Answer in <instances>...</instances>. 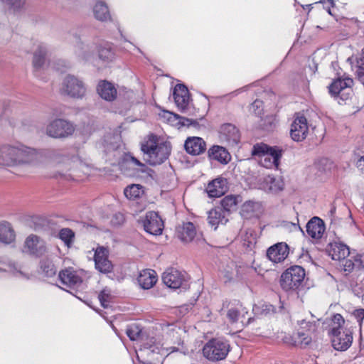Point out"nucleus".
<instances>
[{"label": "nucleus", "mask_w": 364, "mask_h": 364, "mask_svg": "<svg viewBox=\"0 0 364 364\" xmlns=\"http://www.w3.org/2000/svg\"><path fill=\"white\" fill-rule=\"evenodd\" d=\"M38 151L24 144H4L0 146V166L17 167L35 163Z\"/></svg>", "instance_id": "obj_1"}, {"label": "nucleus", "mask_w": 364, "mask_h": 364, "mask_svg": "<svg viewBox=\"0 0 364 364\" xmlns=\"http://www.w3.org/2000/svg\"><path fill=\"white\" fill-rule=\"evenodd\" d=\"M143 160L151 166H156L166 161L172 150L171 144L161 139L154 134H149L140 142Z\"/></svg>", "instance_id": "obj_2"}, {"label": "nucleus", "mask_w": 364, "mask_h": 364, "mask_svg": "<svg viewBox=\"0 0 364 364\" xmlns=\"http://www.w3.org/2000/svg\"><path fill=\"white\" fill-rule=\"evenodd\" d=\"M345 320L340 314H334L331 318L328 334L332 346L336 350L345 351L353 343V333L344 327Z\"/></svg>", "instance_id": "obj_3"}, {"label": "nucleus", "mask_w": 364, "mask_h": 364, "mask_svg": "<svg viewBox=\"0 0 364 364\" xmlns=\"http://www.w3.org/2000/svg\"><path fill=\"white\" fill-rule=\"evenodd\" d=\"M138 344H140L141 360L138 355V362L141 364H162L163 354L159 348L154 344L153 338H150L142 330L138 331Z\"/></svg>", "instance_id": "obj_4"}, {"label": "nucleus", "mask_w": 364, "mask_h": 364, "mask_svg": "<svg viewBox=\"0 0 364 364\" xmlns=\"http://www.w3.org/2000/svg\"><path fill=\"white\" fill-rule=\"evenodd\" d=\"M252 154L257 159L262 166L277 169L282 156V150L277 146H269L260 143L253 146Z\"/></svg>", "instance_id": "obj_5"}, {"label": "nucleus", "mask_w": 364, "mask_h": 364, "mask_svg": "<svg viewBox=\"0 0 364 364\" xmlns=\"http://www.w3.org/2000/svg\"><path fill=\"white\" fill-rule=\"evenodd\" d=\"M299 328L292 336L291 344L301 348L306 347L312 341L311 334L314 333L319 324V319L316 321H306L303 319L298 321Z\"/></svg>", "instance_id": "obj_6"}, {"label": "nucleus", "mask_w": 364, "mask_h": 364, "mask_svg": "<svg viewBox=\"0 0 364 364\" xmlns=\"http://www.w3.org/2000/svg\"><path fill=\"white\" fill-rule=\"evenodd\" d=\"M305 277L304 269L300 266H293L282 273L280 286L285 291L295 290L299 287Z\"/></svg>", "instance_id": "obj_7"}, {"label": "nucleus", "mask_w": 364, "mask_h": 364, "mask_svg": "<svg viewBox=\"0 0 364 364\" xmlns=\"http://www.w3.org/2000/svg\"><path fill=\"white\" fill-rule=\"evenodd\" d=\"M85 83L74 75H67L63 80L60 92L72 98L82 99L86 94Z\"/></svg>", "instance_id": "obj_8"}, {"label": "nucleus", "mask_w": 364, "mask_h": 364, "mask_svg": "<svg viewBox=\"0 0 364 364\" xmlns=\"http://www.w3.org/2000/svg\"><path fill=\"white\" fill-rule=\"evenodd\" d=\"M229 351V344L225 341L217 338L209 341L203 348V355L212 361L225 359Z\"/></svg>", "instance_id": "obj_9"}, {"label": "nucleus", "mask_w": 364, "mask_h": 364, "mask_svg": "<svg viewBox=\"0 0 364 364\" xmlns=\"http://www.w3.org/2000/svg\"><path fill=\"white\" fill-rule=\"evenodd\" d=\"M75 127L69 121L57 119L51 122L46 128V133L53 138H65L73 134Z\"/></svg>", "instance_id": "obj_10"}, {"label": "nucleus", "mask_w": 364, "mask_h": 364, "mask_svg": "<svg viewBox=\"0 0 364 364\" xmlns=\"http://www.w3.org/2000/svg\"><path fill=\"white\" fill-rule=\"evenodd\" d=\"M144 230L149 234L160 235L164 230V222L159 214L154 211L147 212L141 218Z\"/></svg>", "instance_id": "obj_11"}, {"label": "nucleus", "mask_w": 364, "mask_h": 364, "mask_svg": "<svg viewBox=\"0 0 364 364\" xmlns=\"http://www.w3.org/2000/svg\"><path fill=\"white\" fill-rule=\"evenodd\" d=\"M353 80L350 77L338 78L329 86V92L332 95L338 96L341 100H346L352 94Z\"/></svg>", "instance_id": "obj_12"}, {"label": "nucleus", "mask_w": 364, "mask_h": 364, "mask_svg": "<svg viewBox=\"0 0 364 364\" xmlns=\"http://www.w3.org/2000/svg\"><path fill=\"white\" fill-rule=\"evenodd\" d=\"M309 133V126L306 118L296 114L290 130L291 139L295 141H301L305 139Z\"/></svg>", "instance_id": "obj_13"}, {"label": "nucleus", "mask_w": 364, "mask_h": 364, "mask_svg": "<svg viewBox=\"0 0 364 364\" xmlns=\"http://www.w3.org/2000/svg\"><path fill=\"white\" fill-rule=\"evenodd\" d=\"M23 251L41 257L46 252V242L36 235H30L26 239Z\"/></svg>", "instance_id": "obj_14"}, {"label": "nucleus", "mask_w": 364, "mask_h": 364, "mask_svg": "<svg viewBox=\"0 0 364 364\" xmlns=\"http://www.w3.org/2000/svg\"><path fill=\"white\" fill-rule=\"evenodd\" d=\"M220 139L228 146H234L240 141V132L237 127L232 124H225L220 129Z\"/></svg>", "instance_id": "obj_15"}, {"label": "nucleus", "mask_w": 364, "mask_h": 364, "mask_svg": "<svg viewBox=\"0 0 364 364\" xmlns=\"http://www.w3.org/2000/svg\"><path fill=\"white\" fill-rule=\"evenodd\" d=\"M58 277L61 283L69 287H77L83 282L82 273L68 268L59 272Z\"/></svg>", "instance_id": "obj_16"}, {"label": "nucleus", "mask_w": 364, "mask_h": 364, "mask_svg": "<svg viewBox=\"0 0 364 364\" xmlns=\"http://www.w3.org/2000/svg\"><path fill=\"white\" fill-rule=\"evenodd\" d=\"M95 264L96 269L102 273L111 272L113 266L108 259V251L103 247H99L95 252Z\"/></svg>", "instance_id": "obj_17"}, {"label": "nucleus", "mask_w": 364, "mask_h": 364, "mask_svg": "<svg viewBox=\"0 0 364 364\" xmlns=\"http://www.w3.org/2000/svg\"><path fill=\"white\" fill-rule=\"evenodd\" d=\"M163 282L169 288L178 289L184 282V275L174 268L167 269L162 275Z\"/></svg>", "instance_id": "obj_18"}, {"label": "nucleus", "mask_w": 364, "mask_h": 364, "mask_svg": "<svg viewBox=\"0 0 364 364\" xmlns=\"http://www.w3.org/2000/svg\"><path fill=\"white\" fill-rule=\"evenodd\" d=\"M177 237L184 243L192 242L195 237L198 239L196 227L191 222L183 223L182 225L176 228Z\"/></svg>", "instance_id": "obj_19"}, {"label": "nucleus", "mask_w": 364, "mask_h": 364, "mask_svg": "<svg viewBox=\"0 0 364 364\" xmlns=\"http://www.w3.org/2000/svg\"><path fill=\"white\" fill-rule=\"evenodd\" d=\"M288 255L289 247L284 242H279L271 246L267 252V257L274 263L284 261Z\"/></svg>", "instance_id": "obj_20"}, {"label": "nucleus", "mask_w": 364, "mask_h": 364, "mask_svg": "<svg viewBox=\"0 0 364 364\" xmlns=\"http://www.w3.org/2000/svg\"><path fill=\"white\" fill-rule=\"evenodd\" d=\"M227 180L222 177H218L208 184L206 191L211 198H219L224 195L228 191Z\"/></svg>", "instance_id": "obj_21"}, {"label": "nucleus", "mask_w": 364, "mask_h": 364, "mask_svg": "<svg viewBox=\"0 0 364 364\" xmlns=\"http://www.w3.org/2000/svg\"><path fill=\"white\" fill-rule=\"evenodd\" d=\"M175 103L181 111H184L189 102V93L187 87L181 84L176 85L173 90Z\"/></svg>", "instance_id": "obj_22"}, {"label": "nucleus", "mask_w": 364, "mask_h": 364, "mask_svg": "<svg viewBox=\"0 0 364 364\" xmlns=\"http://www.w3.org/2000/svg\"><path fill=\"white\" fill-rule=\"evenodd\" d=\"M186 151L192 155H199L206 150L205 141L198 136L188 137L185 141Z\"/></svg>", "instance_id": "obj_23"}, {"label": "nucleus", "mask_w": 364, "mask_h": 364, "mask_svg": "<svg viewBox=\"0 0 364 364\" xmlns=\"http://www.w3.org/2000/svg\"><path fill=\"white\" fill-rule=\"evenodd\" d=\"M324 230V223L323 220L318 217L312 218L306 225V231L308 235L314 239L321 238Z\"/></svg>", "instance_id": "obj_24"}, {"label": "nucleus", "mask_w": 364, "mask_h": 364, "mask_svg": "<svg viewBox=\"0 0 364 364\" xmlns=\"http://www.w3.org/2000/svg\"><path fill=\"white\" fill-rule=\"evenodd\" d=\"M97 90L100 96L106 101H113L116 99L117 92L114 85L107 81L101 80L99 82Z\"/></svg>", "instance_id": "obj_25"}, {"label": "nucleus", "mask_w": 364, "mask_h": 364, "mask_svg": "<svg viewBox=\"0 0 364 364\" xmlns=\"http://www.w3.org/2000/svg\"><path fill=\"white\" fill-rule=\"evenodd\" d=\"M225 211L219 207L208 212V221L209 225L216 230L219 225L225 224L228 219Z\"/></svg>", "instance_id": "obj_26"}, {"label": "nucleus", "mask_w": 364, "mask_h": 364, "mask_svg": "<svg viewBox=\"0 0 364 364\" xmlns=\"http://www.w3.org/2000/svg\"><path fill=\"white\" fill-rule=\"evenodd\" d=\"M283 185V182L280 178L267 176L260 183V188L266 192L275 193L282 190Z\"/></svg>", "instance_id": "obj_27"}, {"label": "nucleus", "mask_w": 364, "mask_h": 364, "mask_svg": "<svg viewBox=\"0 0 364 364\" xmlns=\"http://www.w3.org/2000/svg\"><path fill=\"white\" fill-rule=\"evenodd\" d=\"M157 277L155 271L145 269L138 275V284L144 289H151L156 282Z\"/></svg>", "instance_id": "obj_28"}, {"label": "nucleus", "mask_w": 364, "mask_h": 364, "mask_svg": "<svg viewBox=\"0 0 364 364\" xmlns=\"http://www.w3.org/2000/svg\"><path fill=\"white\" fill-rule=\"evenodd\" d=\"M328 252L333 260L344 259L350 253L346 245L338 242L331 243Z\"/></svg>", "instance_id": "obj_29"}, {"label": "nucleus", "mask_w": 364, "mask_h": 364, "mask_svg": "<svg viewBox=\"0 0 364 364\" xmlns=\"http://www.w3.org/2000/svg\"><path fill=\"white\" fill-rule=\"evenodd\" d=\"M93 14L95 18L100 21H112L109 9L107 4L99 1L93 6Z\"/></svg>", "instance_id": "obj_30"}, {"label": "nucleus", "mask_w": 364, "mask_h": 364, "mask_svg": "<svg viewBox=\"0 0 364 364\" xmlns=\"http://www.w3.org/2000/svg\"><path fill=\"white\" fill-rule=\"evenodd\" d=\"M47 52L48 50L45 45L40 44L38 46L33 58V66L36 72L43 68Z\"/></svg>", "instance_id": "obj_31"}, {"label": "nucleus", "mask_w": 364, "mask_h": 364, "mask_svg": "<svg viewBox=\"0 0 364 364\" xmlns=\"http://www.w3.org/2000/svg\"><path fill=\"white\" fill-rule=\"evenodd\" d=\"M16 235L11 225L8 222L0 223V242L11 244L15 240Z\"/></svg>", "instance_id": "obj_32"}, {"label": "nucleus", "mask_w": 364, "mask_h": 364, "mask_svg": "<svg viewBox=\"0 0 364 364\" xmlns=\"http://www.w3.org/2000/svg\"><path fill=\"white\" fill-rule=\"evenodd\" d=\"M136 165V159L129 154H125L122 161L119 163L122 172L127 176H132L134 173V167Z\"/></svg>", "instance_id": "obj_33"}, {"label": "nucleus", "mask_w": 364, "mask_h": 364, "mask_svg": "<svg viewBox=\"0 0 364 364\" xmlns=\"http://www.w3.org/2000/svg\"><path fill=\"white\" fill-rule=\"evenodd\" d=\"M209 156L222 164H228L230 159L228 151L220 146H213L208 151Z\"/></svg>", "instance_id": "obj_34"}, {"label": "nucleus", "mask_w": 364, "mask_h": 364, "mask_svg": "<svg viewBox=\"0 0 364 364\" xmlns=\"http://www.w3.org/2000/svg\"><path fill=\"white\" fill-rule=\"evenodd\" d=\"M259 208L260 205L258 203L251 200L246 201L242 205L240 214L244 218L249 219L257 215Z\"/></svg>", "instance_id": "obj_35"}, {"label": "nucleus", "mask_w": 364, "mask_h": 364, "mask_svg": "<svg viewBox=\"0 0 364 364\" xmlns=\"http://www.w3.org/2000/svg\"><path fill=\"white\" fill-rule=\"evenodd\" d=\"M247 313V311L242 305H237V306L230 308L228 311L227 318L230 323L236 324L240 321L244 314Z\"/></svg>", "instance_id": "obj_36"}, {"label": "nucleus", "mask_w": 364, "mask_h": 364, "mask_svg": "<svg viewBox=\"0 0 364 364\" xmlns=\"http://www.w3.org/2000/svg\"><path fill=\"white\" fill-rule=\"evenodd\" d=\"M221 207L227 215L231 210H233L236 208L237 204V198L235 196H227L221 200Z\"/></svg>", "instance_id": "obj_37"}, {"label": "nucleus", "mask_w": 364, "mask_h": 364, "mask_svg": "<svg viewBox=\"0 0 364 364\" xmlns=\"http://www.w3.org/2000/svg\"><path fill=\"white\" fill-rule=\"evenodd\" d=\"M138 177L144 178L146 181H151L154 179V171L146 166L138 160Z\"/></svg>", "instance_id": "obj_38"}, {"label": "nucleus", "mask_w": 364, "mask_h": 364, "mask_svg": "<svg viewBox=\"0 0 364 364\" xmlns=\"http://www.w3.org/2000/svg\"><path fill=\"white\" fill-rule=\"evenodd\" d=\"M99 57L103 60L109 61L114 57V53L110 44L105 43L99 48Z\"/></svg>", "instance_id": "obj_39"}, {"label": "nucleus", "mask_w": 364, "mask_h": 364, "mask_svg": "<svg viewBox=\"0 0 364 364\" xmlns=\"http://www.w3.org/2000/svg\"><path fill=\"white\" fill-rule=\"evenodd\" d=\"M59 237L69 247L74 241L75 233L70 228H63L59 232Z\"/></svg>", "instance_id": "obj_40"}, {"label": "nucleus", "mask_w": 364, "mask_h": 364, "mask_svg": "<svg viewBox=\"0 0 364 364\" xmlns=\"http://www.w3.org/2000/svg\"><path fill=\"white\" fill-rule=\"evenodd\" d=\"M76 54L82 59L87 60L88 58L92 54V50L90 48L89 45L83 43H79L77 45Z\"/></svg>", "instance_id": "obj_41"}, {"label": "nucleus", "mask_w": 364, "mask_h": 364, "mask_svg": "<svg viewBox=\"0 0 364 364\" xmlns=\"http://www.w3.org/2000/svg\"><path fill=\"white\" fill-rule=\"evenodd\" d=\"M0 272H8L12 274L19 273L14 264L0 258Z\"/></svg>", "instance_id": "obj_42"}, {"label": "nucleus", "mask_w": 364, "mask_h": 364, "mask_svg": "<svg viewBox=\"0 0 364 364\" xmlns=\"http://www.w3.org/2000/svg\"><path fill=\"white\" fill-rule=\"evenodd\" d=\"M99 300L102 306L105 308L108 306L109 302L112 299V295L110 291L107 289H104L98 296Z\"/></svg>", "instance_id": "obj_43"}, {"label": "nucleus", "mask_w": 364, "mask_h": 364, "mask_svg": "<svg viewBox=\"0 0 364 364\" xmlns=\"http://www.w3.org/2000/svg\"><path fill=\"white\" fill-rule=\"evenodd\" d=\"M263 102L261 100H256L250 105V111L255 116L261 117L263 113Z\"/></svg>", "instance_id": "obj_44"}, {"label": "nucleus", "mask_w": 364, "mask_h": 364, "mask_svg": "<svg viewBox=\"0 0 364 364\" xmlns=\"http://www.w3.org/2000/svg\"><path fill=\"white\" fill-rule=\"evenodd\" d=\"M124 194L129 200H135L136 198V184H131L124 188Z\"/></svg>", "instance_id": "obj_45"}, {"label": "nucleus", "mask_w": 364, "mask_h": 364, "mask_svg": "<svg viewBox=\"0 0 364 364\" xmlns=\"http://www.w3.org/2000/svg\"><path fill=\"white\" fill-rule=\"evenodd\" d=\"M41 268L47 277H52L55 274L56 269L51 262L42 263Z\"/></svg>", "instance_id": "obj_46"}, {"label": "nucleus", "mask_w": 364, "mask_h": 364, "mask_svg": "<svg viewBox=\"0 0 364 364\" xmlns=\"http://www.w3.org/2000/svg\"><path fill=\"white\" fill-rule=\"evenodd\" d=\"M343 266V270L346 272H351L355 268H358L357 262H355V257L354 258V260H352L350 259L344 260Z\"/></svg>", "instance_id": "obj_47"}, {"label": "nucleus", "mask_w": 364, "mask_h": 364, "mask_svg": "<svg viewBox=\"0 0 364 364\" xmlns=\"http://www.w3.org/2000/svg\"><path fill=\"white\" fill-rule=\"evenodd\" d=\"M9 5L14 11L22 8L25 4V0H1Z\"/></svg>", "instance_id": "obj_48"}, {"label": "nucleus", "mask_w": 364, "mask_h": 364, "mask_svg": "<svg viewBox=\"0 0 364 364\" xmlns=\"http://www.w3.org/2000/svg\"><path fill=\"white\" fill-rule=\"evenodd\" d=\"M124 215L121 213H117L112 216L111 223L114 226H117L122 225L124 223Z\"/></svg>", "instance_id": "obj_49"}, {"label": "nucleus", "mask_w": 364, "mask_h": 364, "mask_svg": "<svg viewBox=\"0 0 364 364\" xmlns=\"http://www.w3.org/2000/svg\"><path fill=\"white\" fill-rule=\"evenodd\" d=\"M353 316L357 319L359 323H361L364 318V309H355L353 312Z\"/></svg>", "instance_id": "obj_50"}, {"label": "nucleus", "mask_w": 364, "mask_h": 364, "mask_svg": "<svg viewBox=\"0 0 364 364\" xmlns=\"http://www.w3.org/2000/svg\"><path fill=\"white\" fill-rule=\"evenodd\" d=\"M175 117H177L178 118L180 119V122L181 123V124L183 126H187V127H189L193 124H196V122L193 120V119H188V118H186V117H178V115L175 114Z\"/></svg>", "instance_id": "obj_51"}, {"label": "nucleus", "mask_w": 364, "mask_h": 364, "mask_svg": "<svg viewBox=\"0 0 364 364\" xmlns=\"http://www.w3.org/2000/svg\"><path fill=\"white\" fill-rule=\"evenodd\" d=\"M357 66L359 69V73L364 75V53L357 60Z\"/></svg>", "instance_id": "obj_52"}, {"label": "nucleus", "mask_w": 364, "mask_h": 364, "mask_svg": "<svg viewBox=\"0 0 364 364\" xmlns=\"http://www.w3.org/2000/svg\"><path fill=\"white\" fill-rule=\"evenodd\" d=\"M126 333L131 341L136 340V332L132 328L128 327L126 330Z\"/></svg>", "instance_id": "obj_53"}, {"label": "nucleus", "mask_w": 364, "mask_h": 364, "mask_svg": "<svg viewBox=\"0 0 364 364\" xmlns=\"http://www.w3.org/2000/svg\"><path fill=\"white\" fill-rule=\"evenodd\" d=\"M358 269L364 268V253L355 257Z\"/></svg>", "instance_id": "obj_54"}, {"label": "nucleus", "mask_w": 364, "mask_h": 364, "mask_svg": "<svg viewBox=\"0 0 364 364\" xmlns=\"http://www.w3.org/2000/svg\"><path fill=\"white\" fill-rule=\"evenodd\" d=\"M323 4H324V8L327 10L328 14H331V7L334 6V2L333 0H321V1Z\"/></svg>", "instance_id": "obj_55"}, {"label": "nucleus", "mask_w": 364, "mask_h": 364, "mask_svg": "<svg viewBox=\"0 0 364 364\" xmlns=\"http://www.w3.org/2000/svg\"><path fill=\"white\" fill-rule=\"evenodd\" d=\"M141 92L142 96L141 97V100L140 101L138 100V104L139 103L146 104L147 102V94L146 93V90H145L144 86H141Z\"/></svg>", "instance_id": "obj_56"}, {"label": "nucleus", "mask_w": 364, "mask_h": 364, "mask_svg": "<svg viewBox=\"0 0 364 364\" xmlns=\"http://www.w3.org/2000/svg\"><path fill=\"white\" fill-rule=\"evenodd\" d=\"M358 166L364 171V156H362L357 162Z\"/></svg>", "instance_id": "obj_57"}, {"label": "nucleus", "mask_w": 364, "mask_h": 364, "mask_svg": "<svg viewBox=\"0 0 364 364\" xmlns=\"http://www.w3.org/2000/svg\"><path fill=\"white\" fill-rule=\"evenodd\" d=\"M125 44L124 48L127 49H131L134 47V46L130 42H125Z\"/></svg>", "instance_id": "obj_58"}, {"label": "nucleus", "mask_w": 364, "mask_h": 364, "mask_svg": "<svg viewBox=\"0 0 364 364\" xmlns=\"http://www.w3.org/2000/svg\"><path fill=\"white\" fill-rule=\"evenodd\" d=\"M137 188H138V197H139V194H140V190L142 189V186L141 185L138 184Z\"/></svg>", "instance_id": "obj_59"}, {"label": "nucleus", "mask_w": 364, "mask_h": 364, "mask_svg": "<svg viewBox=\"0 0 364 364\" xmlns=\"http://www.w3.org/2000/svg\"><path fill=\"white\" fill-rule=\"evenodd\" d=\"M171 352H173V351H176V348L175 347H173L171 348Z\"/></svg>", "instance_id": "obj_60"}, {"label": "nucleus", "mask_w": 364, "mask_h": 364, "mask_svg": "<svg viewBox=\"0 0 364 364\" xmlns=\"http://www.w3.org/2000/svg\"><path fill=\"white\" fill-rule=\"evenodd\" d=\"M130 94L132 95V96H133V95H134V92H133L132 91V92H130Z\"/></svg>", "instance_id": "obj_61"}, {"label": "nucleus", "mask_w": 364, "mask_h": 364, "mask_svg": "<svg viewBox=\"0 0 364 364\" xmlns=\"http://www.w3.org/2000/svg\"><path fill=\"white\" fill-rule=\"evenodd\" d=\"M133 349H134V350L135 352H136V349H135V347H134V346L133 347Z\"/></svg>", "instance_id": "obj_62"}, {"label": "nucleus", "mask_w": 364, "mask_h": 364, "mask_svg": "<svg viewBox=\"0 0 364 364\" xmlns=\"http://www.w3.org/2000/svg\"><path fill=\"white\" fill-rule=\"evenodd\" d=\"M363 210H364V204H363Z\"/></svg>", "instance_id": "obj_63"}]
</instances>
